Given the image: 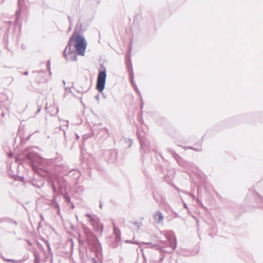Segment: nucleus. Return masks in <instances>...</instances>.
<instances>
[{"instance_id": "obj_18", "label": "nucleus", "mask_w": 263, "mask_h": 263, "mask_svg": "<svg viewBox=\"0 0 263 263\" xmlns=\"http://www.w3.org/2000/svg\"><path fill=\"white\" fill-rule=\"evenodd\" d=\"M34 263H40V257L39 253L37 252H34Z\"/></svg>"}, {"instance_id": "obj_1", "label": "nucleus", "mask_w": 263, "mask_h": 263, "mask_svg": "<svg viewBox=\"0 0 263 263\" xmlns=\"http://www.w3.org/2000/svg\"><path fill=\"white\" fill-rule=\"evenodd\" d=\"M28 153L26 156V159L28 163L31 166L35 172H37L39 169H42L43 165L46 160L40 157L36 153L27 151Z\"/></svg>"}, {"instance_id": "obj_12", "label": "nucleus", "mask_w": 263, "mask_h": 263, "mask_svg": "<svg viewBox=\"0 0 263 263\" xmlns=\"http://www.w3.org/2000/svg\"><path fill=\"white\" fill-rule=\"evenodd\" d=\"M138 136L141 144V148L142 149L144 152H145L146 151H149V142L146 140L142 136H140L138 133H137Z\"/></svg>"}, {"instance_id": "obj_10", "label": "nucleus", "mask_w": 263, "mask_h": 263, "mask_svg": "<svg viewBox=\"0 0 263 263\" xmlns=\"http://www.w3.org/2000/svg\"><path fill=\"white\" fill-rule=\"evenodd\" d=\"M53 165H55V171L61 173L66 172L68 171V167L67 165L63 161H57L56 160H53L52 161Z\"/></svg>"}, {"instance_id": "obj_35", "label": "nucleus", "mask_w": 263, "mask_h": 263, "mask_svg": "<svg viewBox=\"0 0 263 263\" xmlns=\"http://www.w3.org/2000/svg\"><path fill=\"white\" fill-rule=\"evenodd\" d=\"M70 203H71V208H72V209H74V205H73V203H72V202H70Z\"/></svg>"}, {"instance_id": "obj_39", "label": "nucleus", "mask_w": 263, "mask_h": 263, "mask_svg": "<svg viewBox=\"0 0 263 263\" xmlns=\"http://www.w3.org/2000/svg\"><path fill=\"white\" fill-rule=\"evenodd\" d=\"M4 219H0V223L4 222Z\"/></svg>"}, {"instance_id": "obj_20", "label": "nucleus", "mask_w": 263, "mask_h": 263, "mask_svg": "<svg viewBox=\"0 0 263 263\" xmlns=\"http://www.w3.org/2000/svg\"><path fill=\"white\" fill-rule=\"evenodd\" d=\"M64 198L65 200V201L67 202H71V200L69 196H68L67 194H65L64 196Z\"/></svg>"}, {"instance_id": "obj_38", "label": "nucleus", "mask_w": 263, "mask_h": 263, "mask_svg": "<svg viewBox=\"0 0 263 263\" xmlns=\"http://www.w3.org/2000/svg\"><path fill=\"white\" fill-rule=\"evenodd\" d=\"M58 209V214H59L60 213V207H59V209Z\"/></svg>"}, {"instance_id": "obj_14", "label": "nucleus", "mask_w": 263, "mask_h": 263, "mask_svg": "<svg viewBox=\"0 0 263 263\" xmlns=\"http://www.w3.org/2000/svg\"><path fill=\"white\" fill-rule=\"evenodd\" d=\"M113 227H114V233L115 235L116 236V238L120 239V237H121V233H120V229L115 226L114 222H113Z\"/></svg>"}, {"instance_id": "obj_6", "label": "nucleus", "mask_w": 263, "mask_h": 263, "mask_svg": "<svg viewBox=\"0 0 263 263\" xmlns=\"http://www.w3.org/2000/svg\"><path fill=\"white\" fill-rule=\"evenodd\" d=\"M103 70L99 72L96 84V89L100 92H102L105 88L106 79V70L103 67Z\"/></svg>"}, {"instance_id": "obj_17", "label": "nucleus", "mask_w": 263, "mask_h": 263, "mask_svg": "<svg viewBox=\"0 0 263 263\" xmlns=\"http://www.w3.org/2000/svg\"><path fill=\"white\" fill-rule=\"evenodd\" d=\"M186 148L193 149V150H194V151H195L196 152H200V151H202V147H201V144L198 145L197 147L189 146V147H186Z\"/></svg>"}, {"instance_id": "obj_33", "label": "nucleus", "mask_w": 263, "mask_h": 263, "mask_svg": "<svg viewBox=\"0 0 263 263\" xmlns=\"http://www.w3.org/2000/svg\"><path fill=\"white\" fill-rule=\"evenodd\" d=\"M200 206L202 208H204L205 209H206V208L203 205L202 202H201L200 204Z\"/></svg>"}, {"instance_id": "obj_13", "label": "nucleus", "mask_w": 263, "mask_h": 263, "mask_svg": "<svg viewBox=\"0 0 263 263\" xmlns=\"http://www.w3.org/2000/svg\"><path fill=\"white\" fill-rule=\"evenodd\" d=\"M154 221L158 224H163L164 219V216L160 211L155 212L153 215Z\"/></svg>"}, {"instance_id": "obj_9", "label": "nucleus", "mask_w": 263, "mask_h": 263, "mask_svg": "<svg viewBox=\"0 0 263 263\" xmlns=\"http://www.w3.org/2000/svg\"><path fill=\"white\" fill-rule=\"evenodd\" d=\"M64 186V181L62 177L58 176L52 182V188L54 193L62 192Z\"/></svg>"}, {"instance_id": "obj_3", "label": "nucleus", "mask_w": 263, "mask_h": 263, "mask_svg": "<svg viewBox=\"0 0 263 263\" xmlns=\"http://www.w3.org/2000/svg\"><path fill=\"white\" fill-rule=\"evenodd\" d=\"M73 37H71L68 43V44L64 49L63 55L67 61H77V51L74 49H72Z\"/></svg>"}, {"instance_id": "obj_22", "label": "nucleus", "mask_w": 263, "mask_h": 263, "mask_svg": "<svg viewBox=\"0 0 263 263\" xmlns=\"http://www.w3.org/2000/svg\"><path fill=\"white\" fill-rule=\"evenodd\" d=\"M76 91L78 92L83 93L84 92H86L87 91V90H84L83 88H77Z\"/></svg>"}, {"instance_id": "obj_40", "label": "nucleus", "mask_w": 263, "mask_h": 263, "mask_svg": "<svg viewBox=\"0 0 263 263\" xmlns=\"http://www.w3.org/2000/svg\"><path fill=\"white\" fill-rule=\"evenodd\" d=\"M92 260H93V263H96V261L95 260V259H93Z\"/></svg>"}, {"instance_id": "obj_4", "label": "nucleus", "mask_w": 263, "mask_h": 263, "mask_svg": "<svg viewBox=\"0 0 263 263\" xmlns=\"http://www.w3.org/2000/svg\"><path fill=\"white\" fill-rule=\"evenodd\" d=\"M85 216L89 218V222L93 227V230L100 234H102L103 231V226L100 222V219L96 215L86 214Z\"/></svg>"}, {"instance_id": "obj_21", "label": "nucleus", "mask_w": 263, "mask_h": 263, "mask_svg": "<svg viewBox=\"0 0 263 263\" xmlns=\"http://www.w3.org/2000/svg\"><path fill=\"white\" fill-rule=\"evenodd\" d=\"M77 173V175H79V172L77 170H71L68 172V175L71 176L72 174H75Z\"/></svg>"}, {"instance_id": "obj_28", "label": "nucleus", "mask_w": 263, "mask_h": 263, "mask_svg": "<svg viewBox=\"0 0 263 263\" xmlns=\"http://www.w3.org/2000/svg\"><path fill=\"white\" fill-rule=\"evenodd\" d=\"M91 137V135H89V134H86V135H85L84 136V138H85V139H87V138H89V137Z\"/></svg>"}, {"instance_id": "obj_36", "label": "nucleus", "mask_w": 263, "mask_h": 263, "mask_svg": "<svg viewBox=\"0 0 263 263\" xmlns=\"http://www.w3.org/2000/svg\"><path fill=\"white\" fill-rule=\"evenodd\" d=\"M99 206H100V208L101 209H102V202H100V203Z\"/></svg>"}, {"instance_id": "obj_15", "label": "nucleus", "mask_w": 263, "mask_h": 263, "mask_svg": "<svg viewBox=\"0 0 263 263\" xmlns=\"http://www.w3.org/2000/svg\"><path fill=\"white\" fill-rule=\"evenodd\" d=\"M255 198L260 207L263 208V197H261L258 194H255Z\"/></svg>"}, {"instance_id": "obj_37", "label": "nucleus", "mask_w": 263, "mask_h": 263, "mask_svg": "<svg viewBox=\"0 0 263 263\" xmlns=\"http://www.w3.org/2000/svg\"><path fill=\"white\" fill-rule=\"evenodd\" d=\"M13 223L15 224V225H17V223L16 221L15 220H13Z\"/></svg>"}, {"instance_id": "obj_25", "label": "nucleus", "mask_w": 263, "mask_h": 263, "mask_svg": "<svg viewBox=\"0 0 263 263\" xmlns=\"http://www.w3.org/2000/svg\"><path fill=\"white\" fill-rule=\"evenodd\" d=\"M47 68H48V70L49 71V73H51L50 72V62L49 61H48L47 62Z\"/></svg>"}, {"instance_id": "obj_7", "label": "nucleus", "mask_w": 263, "mask_h": 263, "mask_svg": "<svg viewBox=\"0 0 263 263\" xmlns=\"http://www.w3.org/2000/svg\"><path fill=\"white\" fill-rule=\"evenodd\" d=\"M168 152L172 155V156L176 160L178 164L184 167L185 168L189 169L190 168H193L194 165L189 162L184 161L173 150L168 148Z\"/></svg>"}, {"instance_id": "obj_23", "label": "nucleus", "mask_w": 263, "mask_h": 263, "mask_svg": "<svg viewBox=\"0 0 263 263\" xmlns=\"http://www.w3.org/2000/svg\"><path fill=\"white\" fill-rule=\"evenodd\" d=\"M185 193L190 196V197H191L193 199H195L196 198L195 196L192 193L189 192H185Z\"/></svg>"}, {"instance_id": "obj_31", "label": "nucleus", "mask_w": 263, "mask_h": 263, "mask_svg": "<svg viewBox=\"0 0 263 263\" xmlns=\"http://www.w3.org/2000/svg\"><path fill=\"white\" fill-rule=\"evenodd\" d=\"M183 206L185 209H186L188 210V207L187 206V204L184 202L183 203Z\"/></svg>"}, {"instance_id": "obj_16", "label": "nucleus", "mask_w": 263, "mask_h": 263, "mask_svg": "<svg viewBox=\"0 0 263 263\" xmlns=\"http://www.w3.org/2000/svg\"><path fill=\"white\" fill-rule=\"evenodd\" d=\"M56 198H57V195H54L53 196L52 205L53 208H56V209H59V205L58 203L57 202V201H56Z\"/></svg>"}, {"instance_id": "obj_8", "label": "nucleus", "mask_w": 263, "mask_h": 263, "mask_svg": "<svg viewBox=\"0 0 263 263\" xmlns=\"http://www.w3.org/2000/svg\"><path fill=\"white\" fill-rule=\"evenodd\" d=\"M165 236L167 239L168 242H166V245H169L171 248V251H166L163 250V251H167L168 252H172L177 247V239L175 236L174 233L172 231H168L166 232Z\"/></svg>"}, {"instance_id": "obj_24", "label": "nucleus", "mask_w": 263, "mask_h": 263, "mask_svg": "<svg viewBox=\"0 0 263 263\" xmlns=\"http://www.w3.org/2000/svg\"><path fill=\"white\" fill-rule=\"evenodd\" d=\"M4 260L7 261V262H10L14 263L15 262V260L11 259H5L4 258H3Z\"/></svg>"}, {"instance_id": "obj_26", "label": "nucleus", "mask_w": 263, "mask_h": 263, "mask_svg": "<svg viewBox=\"0 0 263 263\" xmlns=\"http://www.w3.org/2000/svg\"><path fill=\"white\" fill-rule=\"evenodd\" d=\"M134 224L136 226V227H137L138 229H139L140 227L141 226L140 223H139V222H134Z\"/></svg>"}, {"instance_id": "obj_5", "label": "nucleus", "mask_w": 263, "mask_h": 263, "mask_svg": "<svg viewBox=\"0 0 263 263\" xmlns=\"http://www.w3.org/2000/svg\"><path fill=\"white\" fill-rule=\"evenodd\" d=\"M82 229L88 244L93 247H97L99 244V241L97 237L93 234L91 230L86 226H83Z\"/></svg>"}, {"instance_id": "obj_2", "label": "nucleus", "mask_w": 263, "mask_h": 263, "mask_svg": "<svg viewBox=\"0 0 263 263\" xmlns=\"http://www.w3.org/2000/svg\"><path fill=\"white\" fill-rule=\"evenodd\" d=\"M73 37V44L74 50L77 51L78 54L80 55H84L85 50L87 47V43L84 37L80 35H75L72 36Z\"/></svg>"}, {"instance_id": "obj_29", "label": "nucleus", "mask_w": 263, "mask_h": 263, "mask_svg": "<svg viewBox=\"0 0 263 263\" xmlns=\"http://www.w3.org/2000/svg\"><path fill=\"white\" fill-rule=\"evenodd\" d=\"M196 200V201L199 203V204H200L202 202L198 198H196V199H195Z\"/></svg>"}, {"instance_id": "obj_30", "label": "nucleus", "mask_w": 263, "mask_h": 263, "mask_svg": "<svg viewBox=\"0 0 263 263\" xmlns=\"http://www.w3.org/2000/svg\"><path fill=\"white\" fill-rule=\"evenodd\" d=\"M96 99L97 100V101H99V99H100V96L99 95H97L95 97Z\"/></svg>"}, {"instance_id": "obj_19", "label": "nucleus", "mask_w": 263, "mask_h": 263, "mask_svg": "<svg viewBox=\"0 0 263 263\" xmlns=\"http://www.w3.org/2000/svg\"><path fill=\"white\" fill-rule=\"evenodd\" d=\"M130 77H132V82H131L132 85H133L135 90H136L138 93H140L135 82L133 80L134 78H133V73H132V76H130Z\"/></svg>"}, {"instance_id": "obj_27", "label": "nucleus", "mask_w": 263, "mask_h": 263, "mask_svg": "<svg viewBox=\"0 0 263 263\" xmlns=\"http://www.w3.org/2000/svg\"><path fill=\"white\" fill-rule=\"evenodd\" d=\"M101 131L103 132H105L106 133L107 136L108 135V129L107 128H103V129H102Z\"/></svg>"}, {"instance_id": "obj_34", "label": "nucleus", "mask_w": 263, "mask_h": 263, "mask_svg": "<svg viewBox=\"0 0 263 263\" xmlns=\"http://www.w3.org/2000/svg\"><path fill=\"white\" fill-rule=\"evenodd\" d=\"M24 74L25 76H27L28 74V71L24 72Z\"/></svg>"}, {"instance_id": "obj_41", "label": "nucleus", "mask_w": 263, "mask_h": 263, "mask_svg": "<svg viewBox=\"0 0 263 263\" xmlns=\"http://www.w3.org/2000/svg\"><path fill=\"white\" fill-rule=\"evenodd\" d=\"M249 192H252V193H253V190H249Z\"/></svg>"}, {"instance_id": "obj_42", "label": "nucleus", "mask_w": 263, "mask_h": 263, "mask_svg": "<svg viewBox=\"0 0 263 263\" xmlns=\"http://www.w3.org/2000/svg\"><path fill=\"white\" fill-rule=\"evenodd\" d=\"M155 199L156 201L157 202H158V199H156L155 197Z\"/></svg>"}, {"instance_id": "obj_11", "label": "nucleus", "mask_w": 263, "mask_h": 263, "mask_svg": "<svg viewBox=\"0 0 263 263\" xmlns=\"http://www.w3.org/2000/svg\"><path fill=\"white\" fill-rule=\"evenodd\" d=\"M18 8L16 10L15 12V24L19 26H21L20 23V17L21 16V11L24 8V0H18Z\"/></svg>"}, {"instance_id": "obj_32", "label": "nucleus", "mask_w": 263, "mask_h": 263, "mask_svg": "<svg viewBox=\"0 0 263 263\" xmlns=\"http://www.w3.org/2000/svg\"><path fill=\"white\" fill-rule=\"evenodd\" d=\"M41 107H40V108H38V109H37V110L36 111L35 114H38L39 112H40V111H41Z\"/></svg>"}]
</instances>
